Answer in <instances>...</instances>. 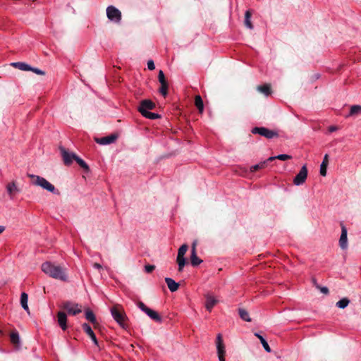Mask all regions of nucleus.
<instances>
[{
	"label": "nucleus",
	"mask_w": 361,
	"mask_h": 361,
	"mask_svg": "<svg viewBox=\"0 0 361 361\" xmlns=\"http://www.w3.org/2000/svg\"><path fill=\"white\" fill-rule=\"evenodd\" d=\"M42 271L49 276L61 280L67 281L66 270L62 267L56 265L51 262H45L42 264Z\"/></svg>",
	"instance_id": "obj_1"
},
{
	"label": "nucleus",
	"mask_w": 361,
	"mask_h": 361,
	"mask_svg": "<svg viewBox=\"0 0 361 361\" xmlns=\"http://www.w3.org/2000/svg\"><path fill=\"white\" fill-rule=\"evenodd\" d=\"M188 248V245H185V244H183V245H182V268L185 266V264L186 263H188V262H187L186 259H185V258L183 257V255H185V253L187 252Z\"/></svg>",
	"instance_id": "obj_35"
},
{
	"label": "nucleus",
	"mask_w": 361,
	"mask_h": 361,
	"mask_svg": "<svg viewBox=\"0 0 361 361\" xmlns=\"http://www.w3.org/2000/svg\"><path fill=\"white\" fill-rule=\"evenodd\" d=\"M12 65L14 67L18 68L21 71H28L31 70V66L25 63L16 62V63H13Z\"/></svg>",
	"instance_id": "obj_25"
},
{
	"label": "nucleus",
	"mask_w": 361,
	"mask_h": 361,
	"mask_svg": "<svg viewBox=\"0 0 361 361\" xmlns=\"http://www.w3.org/2000/svg\"><path fill=\"white\" fill-rule=\"evenodd\" d=\"M267 166V161H262V162H260L256 165H254L250 167V171L252 172H255L259 169H264L265 167Z\"/></svg>",
	"instance_id": "obj_32"
},
{
	"label": "nucleus",
	"mask_w": 361,
	"mask_h": 361,
	"mask_svg": "<svg viewBox=\"0 0 361 361\" xmlns=\"http://www.w3.org/2000/svg\"><path fill=\"white\" fill-rule=\"evenodd\" d=\"M349 302L350 300L347 298H344L336 302V306L338 308L344 309L348 305Z\"/></svg>",
	"instance_id": "obj_31"
},
{
	"label": "nucleus",
	"mask_w": 361,
	"mask_h": 361,
	"mask_svg": "<svg viewBox=\"0 0 361 361\" xmlns=\"http://www.w3.org/2000/svg\"><path fill=\"white\" fill-rule=\"evenodd\" d=\"M5 230V227L3 226H0V234L4 232Z\"/></svg>",
	"instance_id": "obj_48"
},
{
	"label": "nucleus",
	"mask_w": 361,
	"mask_h": 361,
	"mask_svg": "<svg viewBox=\"0 0 361 361\" xmlns=\"http://www.w3.org/2000/svg\"><path fill=\"white\" fill-rule=\"evenodd\" d=\"M85 318L89 322H92V324L97 323L95 315L93 313V312L92 310H90V309H87L85 310Z\"/></svg>",
	"instance_id": "obj_26"
},
{
	"label": "nucleus",
	"mask_w": 361,
	"mask_h": 361,
	"mask_svg": "<svg viewBox=\"0 0 361 361\" xmlns=\"http://www.w3.org/2000/svg\"><path fill=\"white\" fill-rule=\"evenodd\" d=\"M137 306L144 312H145L147 311V310H148V308H149L142 302H139L137 303Z\"/></svg>",
	"instance_id": "obj_43"
},
{
	"label": "nucleus",
	"mask_w": 361,
	"mask_h": 361,
	"mask_svg": "<svg viewBox=\"0 0 361 361\" xmlns=\"http://www.w3.org/2000/svg\"><path fill=\"white\" fill-rule=\"evenodd\" d=\"M93 267L94 268H96V269H102V265L100 264H99V263H94L93 264Z\"/></svg>",
	"instance_id": "obj_47"
},
{
	"label": "nucleus",
	"mask_w": 361,
	"mask_h": 361,
	"mask_svg": "<svg viewBox=\"0 0 361 361\" xmlns=\"http://www.w3.org/2000/svg\"><path fill=\"white\" fill-rule=\"evenodd\" d=\"M190 261L192 266L195 267L199 265L202 261L200 259L196 254V243H193L192 245Z\"/></svg>",
	"instance_id": "obj_14"
},
{
	"label": "nucleus",
	"mask_w": 361,
	"mask_h": 361,
	"mask_svg": "<svg viewBox=\"0 0 361 361\" xmlns=\"http://www.w3.org/2000/svg\"><path fill=\"white\" fill-rule=\"evenodd\" d=\"M147 68L150 71H152L155 68L154 63L152 60H149L147 61Z\"/></svg>",
	"instance_id": "obj_44"
},
{
	"label": "nucleus",
	"mask_w": 361,
	"mask_h": 361,
	"mask_svg": "<svg viewBox=\"0 0 361 361\" xmlns=\"http://www.w3.org/2000/svg\"><path fill=\"white\" fill-rule=\"evenodd\" d=\"M275 159H277L276 156V157H270L265 161H267V162H269V161H274Z\"/></svg>",
	"instance_id": "obj_46"
},
{
	"label": "nucleus",
	"mask_w": 361,
	"mask_h": 361,
	"mask_svg": "<svg viewBox=\"0 0 361 361\" xmlns=\"http://www.w3.org/2000/svg\"><path fill=\"white\" fill-rule=\"evenodd\" d=\"M107 18L116 23H119L121 20V12L114 6H109L106 8Z\"/></svg>",
	"instance_id": "obj_5"
},
{
	"label": "nucleus",
	"mask_w": 361,
	"mask_h": 361,
	"mask_svg": "<svg viewBox=\"0 0 361 361\" xmlns=\"http://www.w3.org/2000/svg\"><path fill=\"white\" fill-rule=\"evenodd\" d=\"M155 107V104L149 99H145L140 102L138 108L139 111L142 115L143 113L148 112L147 110L153 109Z\"/></svg>",
	"instance_id": "obj_10"
},
{
	"label": "nucleus",
	"mask_w": 361,
	"mask_h": 361,
	"mask_svg": "<svg viewBox=\"0 0 361 361\" xmlns=\"http://www.w3.org/2000/svg\"><path fill=\"white\" fill-rule=\"evenodd\" d=\"M358 115H361V105L351 106L348 116H355Z\"/></svg>",
	"instance_id": "obj_21"
},
{
	"label": "nucleus",
	"mask_w": 361,
	"mask_h": 361,
	"mask_svg": "<svg viewBox=\"0 0 361 361\" xmlns=\"http://www.w3.org/2000/svg\"><path fill=\"white\" fill-rule=\"evenodd\" d=\"M165 281L167 284V286L171 292H175L178 290L180 287V283L176 282L173 279L169 277L165 278Z\"/></svg>",
	"instance_id": "obj_17"
},
{
	"label": "nucleus",
	"mask_w": 361,
	"mask_h": 361,
	"mask_svg": "<svg viewBox=\"0 0 361 361\" xmlns=\"http://www.w3.org/2000/svg\"><path fill=\"white\" fill-rule=\"evenodd\" d=\"M238 314H239V316L240 317L245 321V322H251V318L250 317V315H249V313L248 312L243 309V308H239L238 309Z\"/></svg>",
	"instance_id": "obj_24"
},
{
	"label": "nucleus",
	"mask_w": 361,
	"mask_h": 361,
	"mask_svg": "<svg viewBox=\"0 0 361 361\" xmlns=\"http://www.w3.org/2000/svg\"><path fill=\"white\" fill-rule=\"evenodd\" d=\"M168 83L166 82V83H163V84H161V87L159 88V92L164 96H166L167 94V91H168Z\"/></svg>",
	"instance_id": "obj_36"
},
{
	"label": "nucleus",
	"mask_w": 361,
	"mask_h": 361,
	"mask_svg": "<svg viewBox=\"0 0 361 361\" xmlns=\"http://www.w3.org/2000/svg\"><path fill=\"white\" fill-rule=\"evenodd\" d=\"M62 307L65 309L68 314L75 315L82 312L81 306L77 303L70 301H66L63 303Z\"/></svg>",
	"instance_id": "obj_6"
},
{
	"label": "nucleus",
	"mask_w": 361,
	"mask_h": 361,
	"mask_svg": "<svg viewBox=\"0 0 361 361\" xmlns=\"http://www.w3.org/2000/svg\"><path fill=\"white\" fill-rule=\"evenodd\" d=\"M312 283H313V284H314V286L315 287H316V285H319V284L317 283L316 279H312Z\"/></svg>",
	"instance_id": "obj_49"
},
{
	"label": "nucleus",
	"mask_w": 361,
	"mask_h": 361,
	"mask_svg": "<svg viewBox=\"0 0 361 361\" xmlns=\"http://www.w3.org/2000/svg\"><path fill=\"white\" fill-rule=\"evenodd\" d=\"M11 342L14 345H19L20 338L17 331H13L10 335Z\"/></svg>",
	"instance_id": "obj_29"
},
{
	"label": "nucleus",
	"mask_w": 361,
	"mask_h": 361,
	"mask_svg": "<svg viewBox=\"0 0 361 361\" xmlns=\"http://www.w3.org/2000/svg\"><path fill=\"white\" fill-rule=\"evenodd\" d=\"M251 13L250 11H247L245 15V25L250 29H252L253 26L250 21Z\"/></svg>",
	"instance_id": "obj_30"
},
{
	"label": "nucleus",
	"mask_w": 361,
	"mask_h": 361,
	"mask_svg": "<svg viewBox=\"0 0 361 361\" xmlns=\"http://www.w3.org/2000/svg\"><path fill=\"white\" fill-rule=\"evenodd\" d=\"M142 116L147 118L152 119V120L160 118V116L158 114L152 113V112H149V111L143 113Z\"/></svg>",
	"instance_id": "obj_34"
},
{
	"label": "nucleus",
	"mask_w": 361,
	"mask_h": 361,
	"mask_svg": "<svg viewBox=\"0 0 361 361\" xmlns=\"http://www.w3.org/2000/svg\"><path fill=\"white\" fill-rule=\"evenodd\" d=\"M255 336H257L259 339V341H260L262 345H263L264 350L267 352L270 353L271 352V348H270L268 343L266 341V340L261 335H259L257 333L255 334Z\"/></svg>",
	"instance_id": "obj_28"
},
{
	"label": "nucleus",
	"mask_w": 361,
	"mask_h": 361,
	"mask_svg": "<svg viewBox=\"0 0 361 361\" xmlns=\"http://www.w3.org/2000/svg\"><path fill=\"white\" fill-rule=\"evenodd\" d=\"M116 139L117 135L112 134L102 138H96L95 141L100 145H109L114 142Z\"/></svg>",
	"instance_id": "obj_12"
},
{
	"label": "nucleus",
	"mask_w": 361,
	"mask_h": 361,
	"mask_svg": "<svg viewBox=\"0 0 361 361\" xmlns=\"http://www.w3.org/2000/svg\"><path fill=\"white\" fill-rule=\"evenodd\" d=\"M145 313L153 320L156 322H161V317L159 315V314L149 308L147 310Z\"/></svg>",
	"instance_id": "obj_23"
},
{
	"label": "nucleus",
	"mask_w": 361,
	"mask_h": 361,
	"mask_svg": "<svg viewBox=\"0 0 361 361\" xmlns=\"http://www.w3.org/2000/svg\"><path fill=\"white\" fill-rule=\"evenodd\" d=\"M82 329L90 337L91 340L93 341L94 345H96L97 346H99L98 341L96 338V336H95L94 331H92V328L90 327V326L89 324L85 323L82 324Z\"/></svg>",
	"instance_id": "obj_13"
},
{
	"label": "nucleus",
	"mask_w": 361,
	"mask_h": 361,
	"mask_svg": "<svg viewBox=\"0 0 361 361\" xmlns=\"http://www.w3.org/2000/svg\"><path fill=\"white\" fill-rule=\"evenodd\" d=\"M329 164V156L328 154H325L323 159V161L320 166V174L322 176H326V169Z\"/></svg>",
	"instance_id": "obj_19"
},
{
	"label": "nucleus",
	"mask_w": 361,
	"mask_h": 361,
	"mask_svg": "<svg viewBox=\"0 0 361 361\" xmlns=\"http://www.w3.org/2000/svg\"><path fill=\"white\" fill-rule=\"evenodd\" d=\"M216 348L219 361H225V345L221 334H218L216 337Z\"/></svg>",
	"instance_id": "obj_8"
},
{
	"label": "nucleus",
	"mask_w": 361,
	"mask_h": 361,
	"mask_svg": "<svg viewBox=\"0 0 361 361\" xmlns=\"http://www.w3.org/2000/svg\"><path fill=\"white\" fill-rule=\"evenodd\" d=\"M257 90L264 94L266 96H269L271 94V85L269 84H264L263 85H259L257 87Z\"/></svg>",
	"instance_id": "obj_20"
},
{
	"label": "nucleus",
	"mask_w": 361,
	"mask_h": 361,
	"mask_svg": "<svg viewBox=\"0 0 361 361\" xmlns=\"http://www.w3.org/2000/svg\"><path fill=\"white\" fill-rule=\"evenodd\" d=\"M27 176L32 179V184L39 186L44 190H46L53 194L59 195V192L54 185L46 180L44 178L34 174H27Z\"/></svg>",
	"instance_id": "obj_2"
},
{
	"label": "nucleus",
	"mask_w": 361,
	"mask_h": 361,
	"mask_svg": "<svg viewBox=\"0 0 361 361\" xmlns=\"http://www.w3.org/2000/svg\"><path fill=\"white\" fill-rule=\"evenodd\" d=\"M176 262L178 267V271H180V247L177 250Z\"/></svg>",
	"instance_id": "obj_38"
},
{
	"label": "nucleus",
	"mask_w": 361,
	"mask_h": 361,
	"mask_svg": "<svg viewBox=\"0 0 361 361\" xmlns=\"http://www.w3.org/2000/svg\"><path fill=\"white\" fill-rule=\"evenodd\" d=\"M57 322L62 330L67 329V316L63 312H59L57 314Z\"/></svg>",
	"instance_id": "obj_11"
},
{
	"label": "nucleus",
	"mask_w": 361,
	"mask_h": 361,
	"mask_svg": "<svg viewBox=\"0 0 361 361\" xmlns=\"http://www.w3.org/2000/svg\"><path fill=\"white\" fill-rule=\"evenodd\" d=\"M251 132L253 134H259L267 139L279 137V134L276 131L270 130L265 127H255L252 129Z\"/></svg>",
	"instance_id": "obj_4"
},
{
	"label": "nucleus",
	"mask_w": 361,
	"mask_h": 361,
	"mask_svg": "<svg viewBox=\"0 0 361 361\" xmlns=\"http://www.w3.org/2000/svg\"><path fill=\"white\" fill-rule=\"evenodd\" d=\"M337 130H338V127L336 126H331L329 127V133H333V132H334V131H336Z\"/></svg>",
	"instance_id": "obj_45"
},
{
	"label": "nucleus",
	"mask_w": 361,
	"mask_h": 361,
	"mask_svg": "<svg viewBox=\"0 0 361 361\" xmlns=\"http://www.w3.org/2000/svg\"><path fill=\"white\" fill-rule=\"evenodd\" d=\"M195 104L198 109L199 111L202 113L204 110V104L203 101L200 95L195 96Z\"/></svg>",
	"instance_id": "obj_27"
},
{
	"label": "nucleus",
	"mask_w": 361,
	"mask_h": 361,
	"mask_svg": "<svg viewBox=\"0 0 361 361\" xmlns=\"http://www.w3.org/2000/svg\"><path fill=\"white\" fill-rule=\"evenodd\" d=\"M206 301H205V307L206 309L211 312L212 309L216 305L218 300L214 298V296L207 294L205 295Z\"/></svg>",
	"instance_id": "obj_16"
},
{
	"label": "nucleus",
	"mask_w": 361,
	"mask_h": 361,
	"mask_svg": "<svg viewBox=\"0 0 361 361\" xmlns=\"http://www.w3.org/2000/svg\"><path fill=\"white\" fill-rule=\"evenodd\" d=\"M316 288L319 289L322 293L325 295L329 293V289L327 287H322L319 285H316Z\"/></svg>",
	"instance_id": "obj_40"
},
{
	"label": "nucleus",
	"mask_w": 361,
	"mask_h": 361,
	"mask_svg": "<svg viewBox=\"0 0 361 361\" xmlns=\"http://www.w3.org/2000/svg\"><path fill=\"white\" fill-rule=\"evenodd\" d=\"M75 161L78 164V165L81 168H82L85 171H88L89 170L88 165L82 159H80V157H78L76 155H75Z\"/></svg>",
	"instance_id": "obj_33"
},
{
	"label": "nucleus",
	"mask_w": 361,
	"mask_h": 361,
	"mask_svg": "<svg viewBox=\"0 0 361 361\" xmlns=\"http://www.w3.org/2000/svg\"><path fill=\"white\" fill-rule=\"evenodd\" d=\"M158 79H159V82H160V84H163V83L167 82L166 79H165V76H164V72L161 70H160L159 71Z\"/></svg>",
	"instance_id": "obj_37"
},
{
	"label": "nucleus",
	"mask_w": 361,
	"mask_h": 361,
	"mask_svg": "<svg viewBox=\"0 0 361 361\" xmlns=\"http://www.w3.org/2000/svg\"><path fill=\"white\" fill-rule=\"evenodd\" d=\"M113 318L121 326H124L126 321V313L120 305H115L111 309Z\"/></svg>",
	"instance_id": "obj_3"
},
{
	"label": "nucleus",
	"mask_w": 361,
	"mask_h": 361,
	"mask_svg": "<svg viewBox=\"0 0 361 361\" xmlns=\"http://www.w3.org/2000/svg\"><path fill=\"white\" fill-rule=\"evenodd\" d=\"M61 156L63 157V162L66 165H71L73 160H75V155L74 153L69 152L66 149L63 147H60Z\"/></svg>",
	"instance_id": "obj_9"
},
{
	"label": "nucleus",
	"mask_w": 361,
	"mask_h": 361,
	"mask_svg": "<svg viewBox=\"0 0 361 361\" xmlns=\"http://www.w3.org/2000/svg\"><path fill=\"white\" fill-rule=\"evenodd\" d=\"M339 245L342 249H345L347 247V229L346 228L341 224V235L339 239Z\"/></svg>",
	"instance_id": "obj_15"
},
{
	"label": "nucleus",
	"mask_w": 361,
	"mask_h": 361,
	"mask_svg": "<svg viewBox=\"0 0 361 361\" xmlns=\"http://www.w3.org/2000/svg\"><path fill=\"white\" fill-rule=\"evenodd\" d=\"M307 172H308L307 171V168L306 165H304L301 168V169L299 171V173L294 178L293 183L295 185H302L305 182L306 179H307Z\"/></svg>",
	"instance_id": "obj_7"
},
{
	"label": "nucleus",
	"mask_w": 361,
	"mask_h": 361,
	"mask_svg": "<svg viewBox=\"0 0 361 361\" xmlns=\"http://www.w3.org/2000/svg\"><path fill=\"white\" fill-rule=\"evenodd\" d=\"M28 296L25 293H23L20 295V304L22 307L29 313V307L27 305Z\"/></svg>",
	"instance_id": "obj_22"
},
{
	"label": "nucleus",
	"mask_w": 361,
	"mask_h": 361,
	"mask_svg": "<svg viewBox=\"0 0 361 361\" xmlns=\"http://www.w3.org/2000/svg\"><path fill=\"white\" fill-rule=\"evenodd\" d=\"M30 71H32L35 73H36L37 75H44L45 74V73L43 71H42V70H40L39 68H37L31 67Z\"/></svg>",
	"instance_id": "obj_41"
},
{
	"label": "nucleus",
	"mask_w": 361,
	"mask_h": 361,
	"mask_svg": "<svg viewBox=\"0 0 361 361\" xmlns=\"http://www.w3.org/2000/svg\"><path fill=\"white\" fill-rule=\"evenodd\" d=\"M277 159L281 160V161H286L288 159H290L292 158L291 156L288 154H279L276 156Z\"/></svg>",
	"instance_id": "obj_39"
},
{
	"label": "nucleus",
	"mask_w": 361,
	"mask_h": 361,
	"mask_svg": "<svg viewBox=\"0 0 361 361\" xmlns=\"http://www.w3.org/2000/svg\"><path fill=\"white\" fill-rule=\"evenodd\" d=\"M6 190H7L11 199H13L14 194L18 191V189L16 185V183L11 182V183H9L8 184H7Z\"/></svg>",
	"instance_id": "obj_18"
},
{
	"label": "nucleus",
	"mask_w": 361,
	"mask_h": 361,
	"mask_svg": "<svg viewBox=\"0 0 361 361\" xmlns=\"http://www.w3.org/2000/svg\"><path fill=\"white\" fill-rule=\"evenodd\" d=\"M154 269V265L147 264L145 266V270L147 273H151Z\"/></svg>",
	"instance_id": "obj_42"
}]
</instances>
